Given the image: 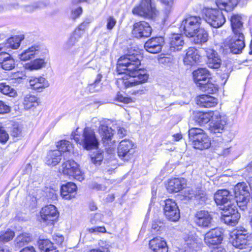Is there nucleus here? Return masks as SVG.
Segmentation results:
<instances>
[{"instance_id": "12", "label": "nucleus", "mask_w": 252, "mask_h": 252, "mask_svg": "<svg viewBox=\"0 0 252 252\" xmlns=\"http://www.w3.org/2000/svg\"><path fill=\"white\" fill-rule=\"evenodd\" d=\"M164 202L163 210L166 218L171 221H177L180 215L179 209L175 201L171 199H168Z\"/></svg>"}, {"instance_id": "48", "label": "nucleus", "mask_w": 252, "mask_h": 252, "mask_svg": "<svg viewBox=\"0 0 252 252\" xmlns=\"http://www.w3.org/2000/svg\"><path fill=\"white\" fill-rule=\"evenodd\" d=\"M200 87V89L204 92L208 94H214L216 92L217 89L214 85L209 82V80H207L206 82H203L202 84L198 85Z\"/></svg>"}, {"instance_id": "25", "label": "nucleus", "mask_w": 252, "mask_h": 252, "mask_svg": "<svg viewBox=\"0 0 252 252\" xmlns=\"http://www.w3.org/2000/svg\"><path fill=\"white\" fill-rule=\"evenodd\" d=\"M150 249L154 252H168L166 241L159 237H156L149 242Z\"/></svg>"}, {"instance_id": "44", "label": "nucleus", "mask_w": 252, "mask_h": 252, "mask_svg": "<svg viewBox=\"0 0 252 252\" xmlns=\"http://www.w3.org/2000/svg\"><path fill=\"white\" fill-rule=\"evenodd\" d=\"M0 92L10 97L17 95L16 90L5 82L0 83Z\"/></svg>"}, {"instance_id": "36", "label": "nucleus", "mask_w": 252, "mask_h": 252, "mask_svg": "<svg viewBox=\"0 0 252 252\" xmlns=\"http://www.w3.org/2000/svg\"><path fill=\"white\" fill-rule=\"evenodd\" d=\"M238 0H216V4L220 9L232 10L238 4Z\"/></svg>"}, {"instance_id": "1", "label": "nucleus", "mask_w": 252, "mask_h": 252, "mask_svg": "<svg viewBox=\"0 0 252 252\" xmlns=\"http://www.w3.org/2000/svg\"><path fill=\"white\" fill-rule=\"evenodd\" d=\"M141 56L138 54H126L118 61L117 69L119 74H126L117 83L122 89L133 87L146 82L148 75L145 70L139 69Z\"/></svg>"}, {"instance_id": "52", "label": "nucleus", "mask_w": 252, "mask_h": 252, "mask_svg": "<svg viewBox=\"0 0 252 252\" xmlns=\"http://www.w3.org/2000/svg\"><path fill=\"white\" fill-rule=\"evenodd\" d=\"M240 218V213H234L232 216L230 217L225 216V218H224V220L222 221H223L225 224L231 226H234L238 223Z\"/></svg>"}, {"instance_id": "23", "label": "nucleus", "mask_w": 252, "mask_h": 252, "mask_svg": "<svg viewBox=\"0 0 252 252\" xmlns=\"http://www.w3.org/2000/svg\"><path fill=\"white\" fill-rule=\"evenodd\" d=\"M77 192L76 185L72 182H68L63 185L61 188V195L62 198L66 200H70L74 198Z\"/></svg>"}, {"instance_id": "42", "label": "nucleus", "mask_w": 252, "mask_h": 252, "mask_svg": "<svg viewBox=\"0 0 252 252\" xmlns=\"http://www.w3.org/2000/svg\"><path fill=\"white\" fill-rule=\"evenodd\" d=\"M220 208L223 211L221 213V220H224L225 216L230 217L232 216L234 213H239L237 210L236 206L233 203L224 205V207H220Z\"/></svg>"}, {"instance_id": "14", "label": "nucleus", "mask_w": 252, "mask_h": 252, "mask_svg": "<svg viewBox=\"0 0 252 252\" xmlns=\"http://www.w3.org/2000/svg\"><path fill=\"white\" fill-rule=\"evenodd\" d=\"M43 48L39 44H34L18 54V58L22 61H27L42 55Z\"/></svg>"}, {"instance_id": "43", "label": "nucleus", "mask_w": 252, "mask_h": 252, "mask_svg": "<svg viewBox=\"0 0 252 252\" xmlns=\"http://www.w3.org/2000/svg\"><path fill=\"white\" fill-rule=\"evenodd\" d=\"M32 240L29 234L22 233L19 235L15 239V246L18 248H21L28 244Z\"/></svg>"}, {"instance_id": "18", "label": "nucleus", "mask_w": 252, "mask_h": 252, "mask_svg": "<svg viewBox=\"0 0 252 252\" xmlns=\"http://www.w3.org/2000/svg\"><path fill=\"white\" fill-rule=\"evenodd\" d=\"M164 44V39L162 36L152 37L144 44L145 49L152 54H158L161 51Z\"/></svg>"}, {"instance_id": "53", "label": "nucleus", "mask_w": 252, "mask_h": 252, "mask_svg": "<svg viewBox=\"0 0 252 252\" xmlns=\"http://www.w3.org/2000/svg\"><path fill=\"white\" fill-rule=\"evenodd\" d=\"M163 6L164 10L166 14H169L174 6L173 0H158Z\"/></svg>"}, {"instance_id": "4", "label": "nucleus", "mask_w": 252, "mask_h": 252, "mask_svg": "<svg viewBox=\"0 0 252 252\" xmlns=\"http://www.w3.org/2000/svg\"><path fill=\"white\" fill-rule=\"evenodd\" d=\"M231 243L236 248L243 250L244 252H250L252 246L250 241L248 239L249 237L247 230L244 228L234 230L231 235Z\"/></svg>"}, {"instance_id": "47", "label": "nucleus", "mask_w": 252, "mask_h": 252, "mask_svg": "<svg viewBox=\"0 0 252 252\" xmlns=\"http://www.w3.org/2000/svg\"><path fill=\"white\" fill-rule=\"evenodd\" d=\"M234 194H246V195H249L248 187L244 182L238 183L234 187Z\"/></svg>"}, {"instance_id": "35", "label": "nucleus", "mask_w": 252, "mask_h": 252, "mask_svg": "<svg viewBox=\"0 0 252 252\" xmlns=\"http://www.w3.org/2000/svg\"><path fill=\"white\" fill-rule=\"evenodd\" d=\"M214 114L215 111L199 112L195 114L194 120L197 123L202 126L208 123L212 119Z\"/></svg>"}, {"instance_id": "37", "label": "nucleus", "mask_w": 252, "mask_h": 252, "mask_svg": "<svg viewBox=\"0 0 252 252\" xmlns=\"http://www.w3.org/2000/svg\"><path fill=\"white\" fill-rule=\"evenodd\" d=\"M191 37L193 38L195 44H202L208 41V33L204 29L200 27Z\"/></svg>"}, {"instance_id": "13", "label": "nucleus", "mask_w": 252, "mask_h": 252, "mask_svg": "<svg viewBox=\"0 0 252 252\" xmlns=\"http://www.w3.org/2000/svg\"><path fill=\"white\" fill-rule=\"evenodd\" d=\"M226 122V118L216 111L210 124L209 130L213 133H221L224 130Z\"/></svg>"}, {"instance_id": "49", "label": "nucleus", "mask_w": 252, "mask_h": 252, "mask_svg": "<svg viewBox=\"0 0 252 252\" xmlns=\"http://www.w3.org/2000/svg\"><path fill=\"white\" fill-rule=\"evenodd\" d=\"M57 147L58 148L57 150L60 151L62 154L65 152H69L73 148L72 144L69 141L65 140H61L58 143Z\"/></svg>"}, {"instance_id": "58", "label": "nucleus", "mask_w": 252, "mask_h": 252, "mask_svg": "<svg viewBox=\"0 0 252 252\" xmlns=\"http://www.w3.org/2000/svg\"><path fill=\"white\" fill-rule=\"evenodd\" d=\"M91 22L90 20L84 21L75 30H79L80 32V37L82 36L84 33V31L88 26L89 24Z\"/></svg>"}, {"instance_id": "33", "label": "nucleus", "mask_w": 252, "mask_h": 252, "mask_svg": "<svg viewBox=\"0 0 252 252\" xmlns=\"http://www.w3.org/2000/svg\"><path fill=\"white\" fill-rule=\"evenodd\" d=\"M169 43L171 50L173 51L180 50L184 44L183 37L178 34H172L169 38Z\"/></svg>"}, {"instance_id": "28", "label": "nucleus", "mask_w": 252, "mask_h": 252, "mask_svg": "<svg viewBox=\"0 0 252 252\" xmlns=\"http://www.w3.org/2000/svg\"><path fill=\"white\" fill-rule=\"evenodd\" d=\"M186 185V180L184 178H174L169 181L167 189L171 193L178 192L181 190Z\"/></svg>"}, {"instance_id": "11", "label": "nucleus", "mask_w": 252, "mask_h": 252, "mask_svg": "<svg viewBox=\"0 0 252 252\" xmlns=\"http://www.w3.org/2000/svg\"><path fill=\"white\" fill-rule=\"evenodd\" d=\"M224 46L234 54H240L245 47L244 34H234L231 39L226 40Z\"/></svg>"}, {"instance_id": "32", "label": "nucleus", "mask_w": 252, "mask_h": 252, "mask_svg": "<svg viewBox=\"0 0 252 252\" xmlns=\"http://www.w3.org/2000/svg\"><path fill=\"white\" fill-rule=\"evenodd\" d=\"M199 58L198 51L194 48L190 47L187 50L184 63L185 64L192 65L199 60Z\"/></svg>"}, {"instance_id": "34", "label": "nucleus", "mask_w": 252, "mask_h": 252, "mask_svg": "<svg viewBox=\"0 0 252 252\" xmlns=\"http://www.w3.org/2000/svg\"><path fill=\"white\" fill-rule=\"evenodd\" d=\"M62 153L59 150L49 151L45 158V163L50 166H55L62 159Z\"/></svg>"}, {"instance_id": "5", "label": "nucleus", "mask_w": 252, "mask_h": 252, "mask_svg": "<svg viewBox=\"0 0 252 252\" xmlns=\"http://www.w3.org/2000/svg\"><path fill=\"white\" fill-rule=\"evenodd\" d=\"M60 172L69 179H75L80 182L84 179V173L80 170L77 163L74 160L64 162L59 169Z\"/></svg>"}, {"instance_id": "38", "label": "nucleus", "mask_w": 252, "mask_h": 252, "mask_svg": "<svg viewBox=\"0 0 252 252\" xmlns=\"http://www.w3.org/2000/svg\"><path fill=\"white\" fill-rule=\"evenodd\" d=\"M23 104L27 110L36 107L39 105L38 99L34 95L28 94L24 97Z\"/></svg>"}, {"instance_id": "6", "label": "nucleus", "mask_w": 252, "mask_h": 252, "mask_svg": "<svg viewBox=\"0 0 252 252\" xmlns=\"http://www.w3.org/2000/svg\"><path fill=\"white\" fill-rule=\"evenodd\" d=\"M201 19L198 16H189L182 22L180 29L186 36L191 37L200 27Z\"/></svg>"}, {"instance_id": "8", "label": "nucleus", "mask_w": 252, "mask_h": 252, "mask_svg": "<svg viewBox=\"0 0 252 252\" xmlns=\"http://www.w3.org/2000/svg\"><path fill=\"white\" fill-rule=\"evenodd\" d=\"M205 20L211 27L219 28L225 22V18L222 11L216 9H208L205 12Z\"/></svg>"}, {"instance_id": "63", "label": "nucleus", "mask_w": 252, "mask_h": 252, "mask_svg": "<svg viewBox=\"0 0 252 252\" xmlns=\"http://www.w3.org/2000/svg\"><path fill=\"white\" fill-rule=\"evenodd\" d=\"M161 223L160 222L154 221L152 224V229L155 231V232H158L161 230L162 225H159Z\"/></svg>"}, {"instance_id": "20", "label": "nucleus", "mask_w": 252, "mask_h": 252, "mask_svg": "<svg viewBox=\"0 0 252 252\" xmlns=\"http://www.w3.org/2000/svg\"><path fill=\"white\" fill-rule=\"evenodd\" d=\"M24 39V35L22 34L9 38L6 41L0 43V52L3 50L9 51L10 49H18Z\"/></svg>"}, {"instance_id": "40", "label": "nucleus", "mask_w": 252, "mask_h": 252, "mask_svg": "<svg viewBox=\"0 0 252 252\" xmlns=\"http://www.w3.org/2000/svg\"><path fill=\"white\" fill-rule=\"evenodd\" d=\"M80 37V32L79 30H75L73 33L63 45V48L65 50H70L78 42Z\"/></svg>"}, {"instance_id": "27", "label": "nucleus", "mask_w": 252, "mask_h": 252, "mask_svg": "<svg viewBox=\"0 0 252 252\" xmlns=\"http://www.w3.org/2000/svg\"><path fill=\"white\" fill-rule=\"evenodd\" d=\"M15 61L8 53L6 52L0 53V65L5 70H11L15 67Z\"/></svg>"}, {"instance_id": "61", "label": "nucleus", "mask_w": 252, "mask_h": 252, "mask_svg": "<svg viewBox=\"0 0 252 252\" xmlns=\"http://www.w3.org/2000/svg\"><path fill=\"white\" fill-rule=\"evenodd\" d=\"M117 134L120 138H122L127 134V131L124 128L121 126L117 127Z\"/></svg>"}, {"instance_id": "10", "label": "nucleus", "mask_w": 252, "mask_h": 252, "mask_svg": "<svg viewBox=\"0 0 252 252\" xmlns=\"http://www.w3.org/2000/svg\"><path fill=\"white\" fill-rule=\"evenodd\" d=\"M39 220L47 224H53V222L57 219L59 213L56 207L53 205H48L43 207L40 212Z\"/></svg>"}, {"instance_id": "16", "label": "nucleus", "mask_w": 252, "mask_h": 252, "mask_svg": "<svg viewBox=\"0 0 252 252\" xmlns=\"http://www.w3.org/2000/svg\"><path fill=\"white\" fill-rule=\"evenodd\" d=\"M134 144L130 140L121 141L118 147V155L123 160H128L134 153Z\"/></svg>"}, {"instance_id": "46", "label": "nucleus", "mask_w": 252, "mask_h": 252, "mask_svg": "<svg viewBox=\"0 0 252 252\" xmlns=\"http://www.w3.org/2000/svg\"><path fill=\"white\" fill-rule=\"evenodd\" d=\"M45 65L44 60L42 59H37L26 65V68L30 70L39 69Z\"/></svg>"}, {"instance_id": "31", "label": "nucleus", "mask_w": 252, "mask_h": 252, "mask_svg": "<svg viewBox=\"0 0 252 252\" xmlns=\"http://www.w3.org/2000/svg\"><path fill=\"white\" fill-rule=\"evenodd\" d=\"M193 78L195 83L198 85L202 84V83L206 82L209 80L210 74L208 70L204 68H198L193 72Z\"/></svg>"}, {"instance_id": "39", "label": "nucleus", "mask_w": 252, "mask_h": 252, "mask_svg": "<svg viewBox=\"0 0 252 252\" xmlns=\"http://www.w3.org/2000/svg\"><path fill=\"white\" fill-rule=\"evenodd\" d=\"M38 243L39 248L44 252H59L54 244L48 239L40 240Z\"/></svg>"}, {"instance_id": "21", "label": "nucleus", "mask_w": 252, "mask_h": 252, "mask_svg": "<svg viewBox=\"0 0 252 252\" xmlns=\"http://www.w3.org/2000/svg\"><path fill=\"white\" fill-rule=\"evenodd\" d=\"M233 196L230 192L226 189H220L218 190L214 194V200L218 205L224 207L232 203Z\"/></svg>"}, {"instance_id": "17", "label": "nucleus", "mask_w": 252, "mask_h": 252, "mask_svg": "<svg viewBox=\"0 0 252 252\" xmlns=\"http://www.w3.org/2000/svg\"><path fill=\"white\" fill-rule=\"evenodd\" d=\"M223 231L220 228H215L207 232L204 236L205 243L209 245H216L221 243L223 239Z\"/></svg>"}, {"instance_id": "54", "label": "nucleus", "mask_w": 252, "mask_h": 252, "mask_svg": "<svg viewBox=\"0 0 252 252\" xmlns=\"http://www.w3.org/2000/svg\"><path fill=\"white\" fill-rule=\"evenodd\" d=\"M45 6V4L44 3L39 1L31 5H25L24 9L28 12H32L36 9L43 7Z\"/></svg>"}, {"instance_id": "57", "label": "nucleus", "mask_w": 252, "mask_h": 252, "mask_svg": "<svg viewBox=\"0 0 252 252\" xmlns=\"http://www.w3.org/2000/svg\"><path fill=\"white\" fill-rule=\"evenodd\" d=\"M57 191L53 189H48L46 191V196L52 200H55L57 199Z\"/></svg>"}, {"instance_id": "59", "label": "nucleus", "mask_w": 252, "mask_h": 252, "mask_svg": "<svg viewBox=\"0 0 252 252\" xmlns=\"http://www.w3.org/2000/svg\"><path fill=\"white\" fill-rule=\"evenodd\" d=\"M10 107L0 100V114L7 113L10 111Z\"/></svg>"}, {"instance_id": "50", "label": "nucleus", "mask_w": 252, "mask_h": 252, "mask_svg": "<svg viewBox=\"0 0 252 252\" xmlns=\"http://www.w3.org/2000/svg\"><path fill=\"white\" fill-rule=\"evenodd\" d=\"M106 154L107 153L100 151L94 153L91 157V162L95 166L100 165L104 158V155Z\"/></svg>"}, {"instance_id": "9", "label": "nucleus", "mask_w": 252, "mask_h": 252, "mask_svg": "<svg viewBox=\"0 0 252 252\" xmlns=\"http://www.w3.org/2000/svg\"><path fill=\"white\" fill-rule=\"evenodd\" d=\"M156 11L151 0H141L140 3L133 8L132 13L135 15L151 19L156 15Z\"/></svg>"}, {"instance_id": "30", "label": "nucleus", "mask_w": 252, "mask_h": 252, "mask_svg": "<svg viewBox=\"0 0 252 252\" xmlns=\"http://www.w3.org/2000/svg\"><path fill=\"white\" fill-rule=\"evenodd\" d=\"M231 28L234 34L243 33L244 30L242 17L238 14H233L230 19Z\"/></svg>"}, {"instance_id": "19", "label": "nucleus", "mask_w": 252, "mask_h": 252, "mask_svg": "<svg viewBox=\"0 0 252 252\" xmlns=\"http://www.w3.org/2000/svg\"><path fill=\"white\" fill-rule=\"evenodd\" d=\"M207 58L206 63L210 68H219L221 64V60L218 52L212 48H204Z\"/></svg>"}, {"instance_id": "26", "label": "nucleus", "mask_w": 252, "mask_h": 252, "mask_svg": "<svg viewBox=\"0 0 252 252\" xmlns=\"http://www.w3.org/2000/svg\"><path fill=\"white\" fill-rule=\"evenodd\" d=\"M30 88L41 92L43 89L49 86L48 81L43 77H32L29 80Z\"/></svg>"}, {"instance_id": "62", "label": "nucleus", "mask_w": 252, "mask_h": 252, "mask_svg": "<svg viewBox=\"0 0 252 252\" xmlns=\"http://www.w3.org/2000/svg\"><path fill=\"white\" fill-rule=\"evenodd\" d=\"M116 99L120 102H124L125 103H128L131 101V99L130 98L124 96L120 93L118 94Z\"/></svg>"}, {"instance_id": "15", "label": "nucleus", "mask_w": 252, "mask_h": 252, "mask_svg": "<svg viewBox=\"0 0 252 252\" xmlns=\"http://www.w3.org/2000/svg\"><path fill=\"white\" fill-rule=\"evenodd\" d=\"M152 31V28L148 23L140 21L133 25L132 33L137 38H146L151 35Z\"/></svg>"}, {"instance_id": "51", "label": "nucleus", "mask_w": 252, "mask_h": 252, "mask_svg": "<svg viewBox=\"0 0 252 252\" xmlns=\"http://www.w3.org/2000/svg\"><path fill=\"white\" fill-rule=\"evenodd\" d=\"M14 236V232L10 230L0 232V243H6L11 240Z\"/></svg>"}, {"instance_id": "64", "label": "nucleus", "mask_w": 252, "mask_h": 252, "mask_svg": "<svg viewBox=\"0 0 252 252\" xmlns=\"http://www.w3.org/2000/svg\"><path fill=\"white\" fill-rule=\"evenodd\" d=\"M82 12V9L81 7L77 8V9L72 10V17L73 19H76L79 17Z\"/></svg>"}, {"instance_id": "24", "label": "nucleus", "mask_w": 252, "mask_h": 252, "mask_svg": "<svg viewBox=\"0 0 252 252\" xmlns=\"http://www.w3.org/2000/svg\"><path fill=\"white\" fill-rule=\"evenodd\" d=\"M188 198L189 199L194 198L200 204L205 203L207 199L206 191L201 187L191 188L188 190Z\"/></svg>"}, {"instance_id": "29", "label": "nucleus", "mask_w": 252, "mask_h": 252, "mask_svg": "<svg viewBox=\"0 0 252 252\" xmlns=\"http://www.w3.org/2000/svg\"><path fill=\"white\" fill-rule=\"evenodd\" d=\"M196 104L201 107H212L217 104V99L209 95L202 94L197 98Z\"/></svg>"}, {"instance_id": "41", "label": "nucleus", "mask_w": 252, "mask_h": 252, "mask_svg": "<svg viewBox=\"0 0 252 252\" xmlns=\"http://www.w3.org/2000/svg\"><path fill=\"white\" fill-rule=\"evenodd\" d=\"M102 76L101 74H98L96 77L95 80L92 82H90L88 87L87 90L91 93H94L99 92L101 89V81Z\"/></svg>"}, {"instance_id": "2", "label": "nucleus", "mask_w": 252, "mask_h": 252, "mask_svg": "<svg viewBox=\"0 0 252 252\" xmlns=\"http://www.w3.org/2000/svg\"><path fill=\"white\" fill-rule=\"evenodd\" d=\"M70 137L86 150L95 149L98 147V140L94 130L91 127H85L81 136L78 135L75 132H72Z\"/></svg>"}, {"instance_id": "3", "label": "nucleus", "mask_w": 252, "mask_h": 252, "mask_svg": "<svg viewBox=\"0 0 252 252\" xmlns=\"http://www.w3.org/2000/svg\"><path fill=\"white\" fill-rule=\"evenodd\" d=\"M189 137L192 141L193 147L195 149L203 150L208 149L211 146L210 138L201 128L192 127L189 129Z\"/></svg>"}, {"instance_id": "22", "label": "nucleus", "mask_w": 252, "mask_h": 252, "mask_svg": "<svg viewBox=\"0 0 252 252\" xmlns=\"http://www.w3.org/2000/svg\"><path fill=\"white\" fill-rule=\"evenodd\" d=\"M212 217L208 211L201 210L197 211L195 215L194 221L199 226L209 227L211 224Z\"/></svg>"}, {"instance_id": "45", "label": "nucleus", "mask_w": 252, "mask_h": 252, "mask_svg": "<svg viewBox=\"0 0 252 252\" xmlns=\"http://www.w3.org/2000/svg\"><path fill=\"white\" fill-rule=\"evenodd\" d=\"M235 201L237 205L241 208L242 210H245L246 205L249 201L250 195H246V194H235Z\"/></svg>"}, {"instance_id": "55", "label": "nucleus", "mask_w": 252, "mask_h": 252, "mask_svg": "<svg viewBox=\"0 0 252 252\" xmlns=\"http://www.w3.org/2000/svg\"><path fill=\"white\" fill-rule=\"evenodd\" d=\"M106 22V28L109 31L112 30L116 24V20L112 16L108 17Z\"/></svg>"}, {"instance_id": "7", "label": "nucleus", "mask_w": 252, "mask_h": 252, "mask_svg": "<svg viewBox=\"0 0 252 252\" xmlns=\"http://www.w3.org/2000/svg\"><path fill=\"white\" fill-rule=\"evenodd\" d=\"M98 131L102 138V141L107 153L110 154V158L114 157L115 151L114 141H112L114 135V131L111 127L104 125H101L98 128Z\"/></svg>"}, {"instance_id": "60", "label": "nucleus", "mask_w": 252, "mask_h": 252, "mask_svg": "<svg viewBox=\"0 0 252 252\" xmlns=\"http://www.w3.org/2000/svg\"><path fill=\"white\" fill-rule=\"evenodd\" d=\"M8 134L7 132L1 128H0V142L1 143L6 142L8 139Z\"/></svg>"}, {"instance_id": "56", "label": "nucleus", "mask_w": 252, "mask_h": 252, "mask_svg": "<svg viewBox=\"0 0 252 252\" xmlns=\"http://www.w3.org/2000/svg\"><path fill=\"white\" fill-rule=\"evenodd\" d=\"M86 231L90 233H95L97 232L104 233L106 232V229L104 226H96L87 228Z\"/></svg>"}]
</instances>
